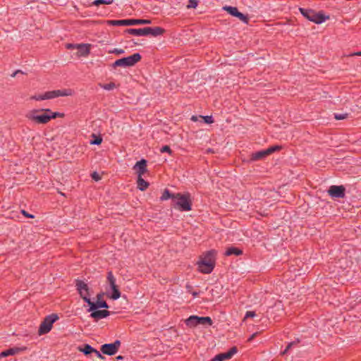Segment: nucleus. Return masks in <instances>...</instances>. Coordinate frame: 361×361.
<instances>
[{
  "label": "nucleus",
  "mask_w": 361,
  "mask_h": 361,
  "mask_svg": "<svg viewBox=\"0 0 361 361\" xmlns=\"http://www.w3.org/2000/svg\"><path fill=\"white\" fill-rule=\"evenodd\" d=\"M76 289L80 296L90 306L87 311L95 310L99 308H108L109 305L106 302H99L102 297V293L97 295V302H92L90 300V292L88 285L81 280H76L75 281Z\"/></svg>",
  "instance_id": "obj_1"
},
{
  "label": "nucleus",
  "mask_w": 361,
  "mask_h": 361,
  "mask_svg": "<svg viewBox=\"0 0 361 361\" xmlns=\"http://www.w3.org/2000/svg\"><path fill=\"white\" fill-rule=\"evenodd\" d=\"M215 255L214 250H209L202 256L200 260L197 262L198 269L200 272L210 274L213 271L215 264Z\"/></svg>",
  "instance_id": "obj_2"
},
{
  "label": "nucleus",
  "mask_w": 361,
  "mask_h": 361,
  "mask_svg": "<svg viewBox=\"0 0 361 361\" xmlns=\"http://www.w3.org/2000/svg\"><path fill=\"white\" fill-rule=\"evenodd\" d=\"M25 117L37 124H45L47 123L50 120L51 117L48 114V109H32L27 112Z\"/></svg>",
  "instance_id": "obj_3"
},
{
  "label": "nucleus",
  "mask_w": 361,
  "mask_h": 361,
  "mask_svg": "<svg viewBox=\"0 0 361 361\" xmlns=\"http://www.w3.org/2000/svg\"><path fill=\"white\" fill-rule=\"evenodd\" d=\"M172 200L174 207L180 211L188 212L191 210V201L188 193L173 194Z\"/></svg>",
  "instance_id": "obj_4"
},
{
  "label": "nucleus",
  "mask_w": 361,
  "mask_h": 361,
  "mask_svg": "<svg viewBox=\"0 0 361 361\" xmlns=\"http://www.w3.org/2000/svg\"><path fill=\"white\" fill-rule=\"evenodd\" d=\"M141 59V56L138 53L133 54L131 56L124 57L116 60L113 64L112 67H130L134 66Z\"/></svg>",
  "instance_id": "obj_5"
},
{
  "label": "nucleus",
  "mask_w": 361,
  "mask_h": 361,
  "mask_svg": "<svg viewBox=\"0 0 361 361\" xmlns=\"http://www.w3.org/2000/svg\"><path fill=\"white\" fill-rule=\"evenodd\" d=\"M152 21L148 19H126V20H109L107 23L110 25L128 26L133 25H148Z\"/></svg>",
  "instance_id": "obj_6"
},
{
  "label": "nucleus",
  "mask_w": 361,
  "mask_h": 361,
  "mask_svg": "<svg viewBox=\"0 0 361 361\" xmlns=\"http://www.w3.org/2000/svg\"><path fill=\"white\" fill-rule=\"evenodd\" d=\"M107 283L110 286L111 293L107 292V295L112 300H117L121 297V292L118 286L116 283V278L114 277L112 271H109L106 276Z\"/></svg>",
  "instance_id": "obj_7"
},
{
  "label": "nucleus",
  "mask_w": 361,
  "mask_h": 361,
  "mask_svg": "<svg viewBox=\"0 0 361 361\" xmlns=\"http://www.w3.org/2000/svg\"><path fill=\"white\" fill-rule=\"evenodd\" d=\"M58 319L59 317L57 316V314H51L50 315L47 316L39 327L38 334L39 335H43L49 333L52 328L53 324Z\"/></svg>",
  "instance_id": "obj_8"
},
{
  "label": "nucleus",
  "mask_w": 361,
  "mask_h": 361,
  "mask_svg": "<svg viewBox=\"0 0 361 361\" xmlns=\"http://www.w3.org/2000/svg\"><path fill=\"white\" fill-rule=\"evenodd\" d=\"M299 11L300 13L309 20L314 22L317 24H321L325 22L329 17L324 16L322 14L314 13L311 10H307L302 8H300Z\"/></svg>",
  "instance_id": "obj_9"
},
{
  "label": "nucleus",
  "mask_w": 361,
  "mask_h": 361,
  "mask_svg": "<svg viewBox=\"0 0 361 361\" xmlns=\"http://www.w3.org/2000/svg\"><path fill=\"white\" fill-rule=\"evenodd\" d=\"M121 345V341L119 340L115 341L112 343H106L101 346V351L102 353L107 355H115Z\"/></svg>",
  "instance_id": "obj_10"
},
{
  "label": "nucleus",
  "mask_w": 361,
  "mask_h": 361,
  "mask_svg": "<svg viewBox=\"0 0 361 361\" xmlns=\"http://www.w3.org/2000/svg\"><path fill=\"white\" fill-rule=\"evenodd\" d=\"M73 93V90L70 89L49 91L45 92V98H47V99H51L59 97L71 96Z\"/></svg>",
  "instance_id": "obj_11"
},
{
  "label": "nucleus",
  "mask_w": 361,
  "mask_h": 361,
  "mask_svg": "<svg viewBox=\"0 0 361 361\" xmlns=\"http://www.w3.org/2000/svg\"><path fill=\"white\" fill-rule=\"evenodd\" d=\"M328 192L332 197L340 198L345 196V188L342 185H331Z\"/></svg>",
  "instance_id": "obj_12"
},
{
  "label": "nucleus",
  "mask_w": 361,
  "mask_h": 361,
  "mask_svg": "<svg viewBox=\"0 0 361 361\" xmlns=\"http://www.w3.org/2000/svg\"><path fill=\"white\" fill-rule=\"evenodd\" d=\"M26 347H13L0 353V357L14 355L26 350Z\"/></svg>",
  "instance_id": "obj_13"
},
{
  "label": "nucleus",
  "mask_w": 361,
  "mask_h": 361,
  "mask_svg": "<svg viewBox=\"0 0 361 361\" xmlns=\"http://www.w3.org/2000/svg\"><path fill=\"white\" fill-rule=\"evenodd\" d=\"M91 44H78L77 45V56L79 57H87L90 53Z\"/></svg>",
  "instance_id": "obj_14"
},
{
  "label": "nucleus",
  "mask_w": 361,
  "mask_h": 361,
  "mask_svg": "<svg viewBox=\"0 0 361 361\" xmlns=\"http://www.w3.org/2000/svg\"><path fill=\"white\" fill-rule=\"evenodd\" d=\"M237 352L236 348L233 347L231 348L228 352L221 353L215 356V360L217 361H225L231 359Z\"/></svg>",
  "instance_id": "obj_15"
},
{
  "label": "nucleus",
  "mask_w": 361,
  "mask_h": 361,
  "mask_svg": "<svg viewBox=\"0 0 361 361\" xmlns=\"http://www.w3.org/2000/svg\"><path fill=\"white\" fill-rule=\"evenodd\" d=\"M134 169L136 170L138 176H142L147 171V161L145 159H141L137 161L134 166Z\"/></svg>",
  "instance_id": "obj_16"
},
{
  "label": "nucleus",
  "mask_w": 361,
  "mask_h": 361,
  "mask_svg": "<svg viewBox=\"0 0 361 361\" xmlns=\"http://www.w3.org/2000/svg\"><path fill=\"white\" fill-rule=\"evenodd\" d=\"M90 312H91L90 317L96 319L105 318L110 314V312L105 310H98L96 309L95 310H91Z\"/></svg>",
  "instance_id": "obj_17"
},
{
  "label": "nucleus",
  "mask_w": 361,
  "mask_h": 361,
  "mask_svg": "<svg viewBox=\"0 0 361 361\" xmlns=\"http://www.w3.org/2000/svg\"><path fill=\"white\" fill-rule=\"evenodd\" d=\"M126 32L130 35L135 36H147V27L143 28H130L127 29Z\"/></svg>",
  "instance_id": "obj_18"
},
{
  "label": "nucleus",
  "mask_w": 361,
  "mask_h": 361,
  "mask_svg": "<svg viewBox=\"0 0 361 361\" xmlns=\"http://www.w3.org/2000/svg\"><path fill=\"white\" fill-rule=\"evenodd\" d=\"M164 32V30L160 27H147V35L154 37L161 35Z\"/></svg>",
  "instance_id": "obj_19"
},
{
  "label": "nucleus",
  "mask_w": 361,
  "mask_h": 361,
  "mask_svg": "<svg viewBox=\"0 0 361 361\" xmlns=\"http://www.w3.org/2000/svg\"><path fill=\"white\" fill-rule=\"evenodd\" d=\"M185 324L190 328L195 327L197 325H200L198 319H197V316L192 315V316L189 317L185 320Z\"/></svg>",
  "instance_id": "obj_20"
},
{
  "label": "nucleus",
  "mask_w": 361,
  "mask_h": 361,
  "mask_svg": "<svg viewBox=\"0 0 361 361\" xmlns=\"http://www.w3.org/2000/svg\"><path fill=\"white\" fill-rule=\"evenodd\" d=\"M268 153H267V149H264V150H262V151H259V152H255L252 154V158L251 159L252 161H255V160H259V159H264V157H266L267 156H268Z\"/></svg>",
  "instance_id": "obj_21"
},
{
  "label": "nucleus",
  "mask_w": 361,
  "mask_h": 361,
  "mask_svg": "<svg viewBox=\"0 0 361 361\" xmlns=\"http://www.w3.org/2000/svg\"><path fill=\"white\" fill-rule=\"evenodd\" d=\"M78 350L86 355L95 351V349L89 344H85L83 346H78Z\"/></svg>",
  "instance_id": "obj_22"
},
{
  "label": "nucleus",
  "mask_w": 361,
  "mask_h": 361,
  "mask_svg": "<svg viewBox=\"0 0 361 361\" xmlns=\"http://www.w3.org/2000/svg\"><path fill=\"white\" fill-rule=\"evenodd\" d=\"M137 188L140 190L143 191L145 190L149 185V183L145 181L142 176L137 177Z\"/></svg>",
  "instance_id": "obj_23"
},
{
  "label": "nucleus",
  "mask_w": 361,
  "mask_h": 361,
  "mask_svg": "<svg viewBox=\"0 0 361 361\" xmlns=\"http://www.w3.org/2000/svg\"><path fill=\"white\" fill-rule=\"evenodd\" d=\"M241 254H242V250H240V249H238L236 247H233L228 248L225 252V255L227 256H230V255H233L238 256Z\"/></svg>",
  "instance_id": "obj_24"
},
{
  "label": "nucleus",
  "mask_w": 361,
  "mask_h": 361,
  "mask_svg": "<svg viewBox=\"0 0 361 361\" xmlns=\"http://www.w3.org/2000/svg\"><path fill=\"white\" fill-rule=\"evenodd\" d=\"M198 322L200 325H209L212 324V320L209 317H198Z\"/></svg>",
  "instance_id": "obj_25"
},
{
  "label": "nucleus",
  "mask_w": 361,
  "mask_h": 361,
  "mask_svg": "<svg viewBox=\"0 0 361 361\" xmlns=\"http://www.w3.org/2000/svg\"><path fill=\"white\" fill-rule=\"evenodd\" d=\"M223 10L226 11L230 15L233 16H236L238 10L236 7L225 6L223 7Z\"/></svg>",
  "instance_id": "obj_26"
},
{
  "label": "nucleus",
  "mask_w": 361,
  "mask_h": 361,
  "mask_svg": "<svg viewBox=\"0 0 361 361\" xmlns=\"http://www.w3.org/2000/svg\"><path fill=\"white\" fill-rule=\"evenodd\" d=\"M92 139L90 141L91 145H98L102 142V138L100 136H97L95 134L92 135Z\"/></svg>",
  "instance_id": "obj_27"
},
{
  "label": "nucleus",
  "mask_w": 361,
  "mask_h": 361,
  "mask_svg": "<svg viewBox=\"0 0 361 361\" xmlns=\"http://www.w3.org/2000/svg\"><path fill=\"white\" fill-rule=\"evenodd\" d=\"M114 2V0H95L93 1L92 4L94 6H99L100 4H111Z\"/></svg>",
  "instance_id": "obj_28"
},
{
  "label": "nucleus",
  "mask_w": 361,
  "mask_h": 361,
  "mask_svg": "<svg viewBox=\"0 0 361 361\" xmlns=\"http://www.w3.org/2000/svg\"><path fill=\"white\" fill-rule=\"evenodd\" d=\"M99 85H100V87H101L102 89H104V90H109H109H113V89H114V88H115V87H116V85H115V83H114V82H109V83H107V84H103V85L100 84Z\"/></svg>",
  "instance_id": "obj_29"
},
{
  "label": "nucleus",
  "mask_w": 361,
  "mask_h": 361,
  "mask_svg": "<svg viewBox=\"0 0 361 361\" xmlns=\"http://www.w3.org/2000/svg\"><path fill=\"white\" fill-rule=\"evenodd\" d=\"M172 196H173V194L171 195L169 192V190L166 189L164 191V192H163V194H162V195H161L160 199H161V200L164 201V200H168L169 198L172 199Z\"/></svg>",
  "instance_id": "obj_30"
},
{
  "label": "nucleus",
  "mask_w": 361,
  "mask_h": 361,
  "mask_svg": "<svg viewBox=\"0 0 361 361\" xmlns=\"http://www.w3.org/2000/svg\"><path fill=\"white\" fill-rule=\"evenodd\" d=\"M31 99H34L36 101H42V100H47V98H45V93H44L42 94L32 96Z\"/></svg>",
  "instance_id": "obj_31"
},
{
  "label": "nucleus",
  "mask_w": 361,
  "mask_h": 361,
  "mask_svg": "<svg viewBox=\"0 0 361 361\" xmlns=\"http://www.w3.org/2000/svg\"><path fill=\"white\" fill-rule=\"evenodd\" d=\"M124 52H125V51L123 49H117V48H115V49H111L109 51V54H115L117 55L123 54H124Z\"/></svg>",
  "instance_id": "obj_32"
},
{
  "label": "nucleus",
  "mask_w": 361,
  "mask_h": 361,
  "mask_svg": "<svg viewBox=\"0 0 361 361\" xmlns=\"http://www.w3.org/2000/svg\"><path fill=\"white\" fill-rule=\"evenodd\" d=\"M48 114H49V116L51 117V119L56 118L58 116H61L63 114L58 113V112H52L50 109H48Z\"/></svg>",
  "instance_id": "obj_33"
},
{
  "label": "nucleus",
  "mask_w": 361,
  "mask_h": 361,
  "mask_svg": "<svg viewBox=\"0 0 361 361\" xmlns=\"http://www.w3.org/2000/svg\"><path fill=\"white\" fill-rule=\"evenodd\" d=\"M348 114H335L334 118L336 120H343L345 119L348 117Z\"/></svg>",
  "instance_id": "obj_34"
},
{
  "label": "nucleus",
  "mask_w": 361,
  "mask_h": 361,
  "mask_svg": "<svg viewBox=\"0 0 361 361\" xmlns=\"http://www.w3.org/2000/svg\"><path fill=\"white\" fill-rule=\"evenodd\" d=\"M235 17L238 18L243 22L247 23V16H245L243 13L239 12V11L238 12V13H237Z\"/></svg>",
  "instance_id": "obj_35"
},
{
  "label": "nucleus",
  "mask_w": 361,
  "mask_h": 361,
  "mask_svg": "<svg viewBox=\"0 0 361 361\" xmlns=\"http://www.w3.org/2000/svg\"><path fill=\"white\" fill-rule=\"evenodd\" d=\"M280 148H281L280 146L275 145V146L269 147L268 149H267V151L268 154L269 155L270 154L274 152L275 151L279 149Z\"/></svg>",
  "instance_id": "obj_36"
},
{
  "label": "nucleus",
  "mask_w": 361,
  "mask_h": 361,
  "mask_svg": "<svg viewBox=\"0 0 361 361\" xmlns=\"http://www.w3.org/2000/svg\"><path fill=\"white\" fill-rule=\"evenodd\" d=\"M203 119L204 120V122L206 123L210 124L214 122L213 118L212 116H202Z\"/></svg>",
  "instance_id": "obj_37"
},
{
  "label": "nucleus",
  "mask_w": 361,
  "mask_h": 361,
  "mask_svg": "<svg viewBox=\"0 0 361 361\" xmlns=\"http://www.w3.org/2000/svg\"><path fill=\"white\" fill-rule=\"evenodd\" d=\"M160 152H162V153H164V152H167L169 154L171 153V150L170 147L168 145L163 146L160 149Z\"/></svg>",
  "instance_id": "obj_38"
},
{
  "label": "nucleus",
  "mask_w": 361,
  "mask_h": 361,
  "mask_svg": "<svg viewBox=\"0 0 361 361\" xmlns=\"http://www.w3.org/2000/svg\"><path fill=\"white\" fill-rule=\"evenodd\" d=\"M296 343L295 341L290 343L282 353L286 354L289 350V349H290Z\"/></svg>",
  "instance_id": "obj_39"
},
{
  "label": "nucleus",
  "mask_w": 361,
  "mask_h": 361,
  "mask_svg": "<svg viewBox=\"0 0 361 361\" xmlns=\"http://www.w3.org/2000/svg\"><path fill=\"white\" fill-rule=\"evenodd\" d=\"M197 6V0H190V4L188 6V8H196Z\"/></svg>",
  "instance_id": "obj_40"
},
{
  "label": "nucleus",
  "mask_w": 361,
  "mask_h": 361,
  "mask_svg": "<svg viewBox=\"0 0 361 361\" xmlns=\"http://www.w3.org/2000/svg\"><path fill=\"white\" fill-rule=\"evenodd\" d=\"M255 316V312L253 311H247L245 315V319L248 317H254Z\"/></svg>",
  "instance_id": "obj_41"
},
{
  "label": "nucleus",
  "mask_w": 361,
  "mask_h": 361,
  "mask_svg": "<svg viewBox=\"0 0 361 361\" xmlns=\"http://www.w3.org/2000/svg\"><path fill=\"white\" fill-rule=\"evenodd\" d=\"M92 178L94 180H96V181H97V180H100V178H100L99 174V173H97V172H94V173L92 174Z\"/></svg>",
  "instance_id": "obj_42"
},
{
  "label": "nucleus",
  "mask_w": 361,
  "mask_h": 361,
  "mask_svg": "<svg viewBox=\"0 0 361 361\" xmlns=\"http://www.w3.org/2000/svg\"><path fill=\"white\" fill-rule=\"evenodd\" d=\"M78 44H66V48L67 49H77V45Z\"/></svg>",
  "instance_id": "obj_43"
},
{
  "label": "nucleus",
  "mask_w": 361,
  "mask_h": 361,
  "mask_svg": "<svg viewBox=\"0 0 361 361\" xmlns=\"http://www.w3.org/2000/svg\"><path fill=\"white\" fill-rule=\"evenodd\" d=\"M22 213L26 217L32 218V219L34 218V216L32 214H28L25 210H22Z\"/></svg>",
  "instance_id": "obj_44"
},
{
  "label": "nucleus",
  "mask_w": 361,
  "mask_h": 361,
  "mask_svg": "<svg viewBox=\"0 0 361 361\" xmlns=\"http://www.w3.org/2000/svg\"><path fill=\"white\" fill-rule=\"evenodd\" d=\"M93 353H94L96 354V355L100 358V359H104V357L102 355V354L95 349V351H94Z\"/></svg>",
  "instance_id": "obj_45"
},
{
  "label": "nucleus",
  "mask_w": 361,
  "mask_h": 361,
  "mask_svg": "<svg viewBox=\"0 0 361 361\" xmlns=\"http://www.w3.org/2000/svg\"><path fill=\"white\" fill-rule=\"evenodd\" d=\"M274 307H276L278 309H281L282 307L281 302H274Z\"/></svg>",
  "instance_id": "obj_46"
},
{
  "label": "nucleus",
  "mask_w": 361,
  "mask_h": 361,
  "mask_svg": "<svg viewBox=\"0 0 361 361\" xmlns=\"http://www.w3.org/2000/svg\"><path fill=\"white\" fill-rule=\"evenodd\" d=\"M257 335V333L252 334L248 338V341H251Z\"/></svg>",
  "instance_id": "obj_47"
},
{
  "label": "nucleus",
  "mask_w": 361,
  "mask_h": 361,
  "mask_svg": "<svg viewBox=\"0 0 361 361\" xmlns=\"http://www.w3.org/2000/svg\"><path fill=\"white\" fill-rule=\"evenodd\" d=\"M350 56H361V51L353 53Z\"/></svg>",
  "instance_id": "obj_48"
},
{
  "label": "nucleus",
  "mask_w": 361,
  "mask_h": 361,
  "mask_svg": "<svg viewBox=\"0 0 361 361\" xmlns=\"http://www.w3.org/2000/svg\"><path fill=\"white\" fill-rule=\"evenodd\" d=\"M18 73H22V72L20 71H16L12 73L11 77H15Z\"/></svg>",
  "instance_id": "obj_49"
},
{
  "label": "nucleus",
  "mask_w": 361,
  "mask_h": 361,
  "mask_svg": "<svg viewBox=\"0 0 361 361\" xmlns=\"http://www.w3.org/2000/svg\"><path fill=\"white\" fill-rule=\"evenodd\" d=\"M192 121H197V118H196L195 116H193L192 117Z\"/></svg>",
  "instance_id": "obj_50"
},
{
  "label": "nucleus",
  "mask_w": 361,
  "mask_h": 361,
  "mask_svg": "<svg viewBox=\"0 0 361 361\" xmlns=\"http://www.w3.org/2000/svg\"><path fill=\"white\" fill-rule=\"evenodd\" d=\"M271 306H269L267 309V312L269 313V309L271 308Z\"/></svg>",
  "instance_id": "obj_51"
},
{
  "label": "nucleus",
  "mask_w": 361,
  "mask_h": 361,
  "mask_svg": "<svg viewBox=\"0 0 361 361\" xmlns=\"http://www.w3.org/2000/svg\"><path fill=\"white\" fill-rule=\"evenodd\" d=\"M122 358H123V357H122V356H121V355H119V356H118V357H117V359H118V360H121Z\"/></svg>",
  "instance_id": "obj_52"
},
{
  "label": "nucleus",
  "mask_w": 361,
  "mask_h": 361,
  "mask_svg": "<svg viewBox=\"0 0 361 361\" xmlns=\"http://www.w3.org/2000/svg\"><path fill=\"white\" fill-rule=\"evenodd\" d=\"M102 296H103V294H102ZM102 297H101V298H100V299H99V302H104V301L102 300Z\"/></svg>",
  "instance_id": "obj_53"
},
{
  "label": "nucleus",
  "mask_w": 361,
  "mask_h": 361,
  "mask_svg": "<svg viewBox=\"0 0 361 361\" xmlns=\"http://www.w3.org/2000/svg\"><path fill=\"white\" fill-rule=\"evenodd\" d=\"M210 361H217V360H215V357L214 358H212Z\"/></svg>",
  "instance_id": "obj_54"
}]
</instances>
